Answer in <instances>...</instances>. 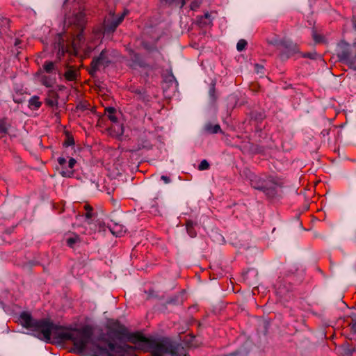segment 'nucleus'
<instances>
[{
	"label": "nucleus",
	"instance_id": "16",
	"mask_svg": "<svg viewBox=\"0 0 356 356\" xmlns=\"http://www.w3.org/2000/svg\"><path fill=\"white\" fill-rule=\"evenodd\" d=\"M85 211H86V218L88 219H90L92 217V207L88 204H85L84 207H83Z\"/></svg>",
	"mask_w": 356,
	"mask_h": 356
},
{
	"label": "nucleus",
	"instance_id": "21",
	"mask_svg": "<svg viewBox=\"0 0 356 356\" xmlns=\"http://www.w3.org/2000/svg\"><path fill=\"white\" fill-rule=\"evenodd\" d=\"M127 13L128 11H124V13L117 19L113 26L114 29L123 21L124 16L127 15Z\"/></svg>",
	"mask_w": 356,
	"mask_h": 356
},
{
	"label": "nucleus",
	"instance_id": "3",
	"mask_svg": "<svg viewBox=\"0 0 356 356\" xmlns=\"http://www.w3.org/2000/svg\"><path fill=\"white\" fill-rule=\"evenodd\" d=\"M73 335L71 341H72L74 347L79 350H83L86 348L92 336V329L89 327L74 329Z\"/></svg>",
	"mask_w": 356,
	"mask_h": 356
},
{
	"label": "nucleus",
	"instance_id": "7",
	"mask_svg": "<svg viewBox=\"0 0 356 356\" xmlns=\"http://www.w3.org/2000/svg\"><path fill=\"white\" fill-rule=\"evenodd\" d=\"M267 181L273 182L272 178L267 177L266 179H265L261 177H255L254 179L251 180V185L255 189L265 191L270 187L267 184Z\"/></svg>",
	"mask_w": 356,
	"mask_h": 356
},
{
	"label": "nucleus",
	"instance_id": "30",
	"mask_svg": "<svg viewBox=\"0 0 356 356\" xmlns=\"http://www.w3.org/2000/svg\"><path fill=\"white\" fill-rule=\"evenodd\" d=\"M303 57H309V54H304Z\"/></svg>",
	"mask_w": 356,
	"mask_h": 356
},
{
	"label": "nucleus",
	"instance_id": "19",
	"mask_svg": "<svg viewBox=\"0 0 356 356\" xmlns=\"http://www.w3.org/2000/svg\"><path fill=\"white\" fill-rule=\"evenodd\" d=\"M209 168V164L207 160H202L198 166V169L200 170H207Z\"/></svg>",
	"mask_w": 356,
	"mask_h": 356
},
{
	"label": "nucleus",
	"instance_id": "8",
	"mask_svg": "<svg viewBox=\"0 0 356 356\" xmlns=\"http://www.w3.org/2000/svg\"><path fill=\"white\" fill-rule=\"evenodd\" d=\"M66 244L70 248H74L81 242V238L79 234L74 232H69L65 234Z\"/></svg>",
	"mask_w": 356,
	"mask_h": 356
},
{
	"label": "nucleus",
	"instance_id": "2",
	"mask_svg": "<svg viewBox=\"0 0 356 356\" xmlns=\"http://www.w3.org/2000/svg\"><path fill=\"white\" fill-rule=\"evenodd\" d=\"M21 325L32 332L40 339L49 342L53 335L55 325L49 318L33 319L29 312H24L19 316Z\"/></svg>",
	"mask_w": 356,
	"mask_h": 356
},
{
	"label": "nucleus",
	"instance_id": "5",
	"mask_svg": "<svg viewBox=\"0 0 356 356\" xmlns=\"http://www.w3.org/2000/svg\"><path fill=\"white\" fill-rule=\"evenodd\" d=\"M74 329L64 327L55 325L53 336L61 341H71Z\"/></svg>",
	"mask_w": 356,
	"mask_h": 356
},
{
	"label": "nucleus",
	"instance_id": "6",
	"mask_svg": "<svg viewBox=\"0 0 356 356\" xmlns=\"http://www.w3.org/2000/svg\"><path fill=\"white\" fill-rule=\"evenodd\" d=\"M108 63L105 58V51H102L99 57L94 58L90 63V69L89 70V74L93 76L97 71L99 70L100 65H107Z\"/></svg>",
	"mask_w": 356,
	"mask_h": 356
},
{
	"label": "nucleus",
	"instance_id": "12",
	"mask_svg": "<svg viewBox=\"0 0 356 356\" xmlns=\"http://www.w3.org/2000/svg\"><path fill=\"white\" fill-rule=\"evenodd\" d=\"M76 161L74 159L71 158L68 161V167L70 169V170H62L60 172L63 177H70L73 174L72 169L74 167V165L76 164Z\"/></svg>",
	"mask_w": 356,
	"mask_h": 356
},
{
	"label": "nucleus",
	"instance_id": "25",
	"mask_svg": "<svg viewBox=\"0 0 356 356\" xmlns=\"http://www.w3.org/2000/svg\"><path fill=\"white\" fill-rule=\"evenodd\" d=\"M264 69V67L262 65H260L259 64L255 65V70L257 72H261V70Z\"/></svg>",
	"mask_w": 356,
	"mask_h": 356
},
{
	"label": "nucleus",
	"instance_id": "20",
	"mask_svg": "<svg viewBox=\"0 0 356 356\" xmlns=\"http://www.w3.org/2000/svg\"><path fill=\"white\" fill-rule=\"evenodd\" d=\"M8 131L6 123L4 120H0V134H6Z\"/></svg>",
	"mask_w": 356,
	"mask_h": 356
},
{
	"label": "nucleus",
	"instance_id": "23",
	"mask_svg": "<svg viewBox=\"0 0 356 356\" xmlns=\"http://www.w3.org/2000/svg\"><path fill=\"white\" fill-rule=\"evenodd\" d=\"M338 57L339 58L340 60L346 61L348 60L349 57V54L346 52H341L338 54Z\"/></svg>",
	"mask_w": 356,
	"mask_h": 356
},
{
	"label": "nucleus",
	"instance_id": "29",
	"mask_svg": "<svg viewBox=\"0 0 356 356\" xmlns=\"http://www.w3.org/2000/svg\"><path fill=\"white\" fill-rule=\"evenodd\" d=\"M123 134V127L122 126H121L120 127V134Z\"/></svg>",
	"mask_w": 356,
	"mask_h": 356
},
{
	"label": "nucleus",
	"instance_id": "13",
	"mask_svg": "<svg viewBox=\"0 0 356 356\" xmlns=\"http://www.w3.org/2000/svg\"><path fill=\"white\" fill-rule=\"evenodd\" d=\"M105 113L107 115L108 119L113 122H116L118 121V118L115 115L116 110L113 107H106L105 108Z\"/></svg>",
	"mask_w": 356,
	"mask_h": 356
},
{
	"label": "nucleus",
	"instance_id": "4",
	"mask_svg": "<svg viewBox=\"0 0 356 356\" xmlns=\"http://www.w3.org/2000/svg\"><path fill=\"white\" fill-rule=\"evenodd\" d=\"M85 24L84 15L82 13L79 14V26L81 29L80 32L72 40V47L75 54L80 53L82 48V42L83 40V25Z\"/></svg>",
	"mask_w": 356,
	"mask_h": 356
},
{
	"label": "nucleus",
	"instance_id": "18",
	"mask_svg": "<svg viewBox=\"0 0 356 356\" xmlns=\"http://www.w3.org/2000/svg\"><path fill=\"white\" fill-rule=\"evenodd\" d=\"M313 38L314 41L317 43L323 42L325 41L324 37L320 34H318L316 32L313 33Z\"/></svg>",
	"mask_w": 356,
	"mask_h": 356
},
{
	"label": "nucleus",
	"instance_id": "10",
	"mask_svg": "<svg viewBox=\"0 0 356 356\" xmlns=\"http://www.w3.org/2000/svg\"><path fill=\"white\" fill-rule=\"evenodd\" d=\"M37 75L40 76L41 83L46 87H51L55 82V78L44 75L41 72H38Z\"/></svg>",
	"mask_w": 356,
	"mask_h": 356
},
{
	"label": "nucleus",
	"instance_id": "1",
	"mask_svg": "<svg viewBox=\"0 0 356 356\" xmlns=\"http://www.w3.org/2000/svg\"><path fill=\"white\" fill-rule=\"evenodd\" d=\"M108 334L117 338L127 337V340L135 345V348L124 345L116 346L113 343L108 344L110 354L113 356H124V354L133 351L135 348L144 352L150 351L152 356H165L172 354L177 356V353L184 354L183 350L179 347H173V343L168 339H153L145 337L140 332L129 334L126 327L118 321H111L107 324Z\"/></svg>",
	"mask_w": 356,
	"mask_h": 356
},
{
	"label": "nucleus",
	"instance_id": "9",
	"mask_svg": "<svg viewBox=\"0 0 356 356\" xmlns=\"http://www.w3.org/2000/svg\"><path fill=\"white\" fill-rule=\"evenodd\" d=\"M46 104L52 108L57 107L58 104V95L55 90H49L45 99Z\"/></svg>",
	"mask_w": 356,
	"mask_h": 356
},
{
	"label": "nucleus",
	"instance_id": "27",
	"mask_svg": "<svg viewBox=\"0 0 356 356\" xmlns=\"http://www.w3.org/2000/svg\"><path fill=\"white\" fill-rule=\"evenodd\" d=\"M204 18L208 19L209 20V24L211 23L210 20V14L209 13H206L204 15Z\"/></svg>",
	"mask_w": 356,
	"mask_h": 356
},
{
	"label": "nucleus",
	"instance_id": "24",
	"mask_svg": "<svg viewBox=\"0 0 356 356\" xmlns=\"http://www.w3.org/2000/svg\"><path fill=\"white\" fill-rule=\"evenodd\" d=\"M58 162L59 165H60V166H62V168H64V166H65V164H66V163H67V161H66V159H65V158H63V157H59V158L58 159Z\"/></svg>",
	"mask_w": 356,
	"mask_h": 356
},
{
	"label": "nucleus",
	"instance_id": "28",
	"mask_svg": "<svg viewBox=\"0 0 356 356\" xmlns=\"http://www.w3.org/2000/svg\"><path fill=\"white\" fill-rule=\"evenodd\" d=\"M220 129V127L219 125H216L214 128V132L216 133Z\"/></svg>",
	"mask_w": 356,
	"mask_h": 356
},
{
	"label": "nucleus",
	"instance_id": "11",
	"mask_svg": "<svg viewBox=\"0 0 356 356\" xmlns=\"http://www.w3.org/2000/svg\"><path fill=\"white\" fill-rule=\"evenodd\" d=\"M42 106V102L40 101L38 96H33L29 100V107L31 109H38Z\"/></svg>",
	"mask_w": 356,
	"mask_h": 356
},
{
	"label": "nucleus",
	"instance_id": "22",
	"mask_svg": "<svg viewBox=\"0 0 356 356\" xmlns=\"http://www.w3.org/2000/svg\"><path fill=\"white\" fill-rule=\"evenodd\" d=\"M73 145H74V138L72 136L68 135L67 137V140L64 143V145H65L66 147H68V146H71Z\"/></svg>",
	"mask_w": 356,
	"mask_h": 356
},
{
	"label": "nucleus",
	"instance_id": "17",
	"mask_svg": "<svg viewBox=\"0 0 356 356\" xmlns=\"http://www.w3.org/2000/svg\"><path fill=\"white\" fill-rule=\"evenodd\" d=\"M246 46H247L246 40L241 39V40H239L238 42H237L236 49L238 51H241L243 49H245Z\"/></svg>",
	"mask_w": 356,
	"mask_h": 356
},
{
	"label": "nucleus",
	"instance_id": "15",
	"mask_svg": "<svg viewBox=\"0 0 356 356\" xmlns=\"http://www.w3.org/2000/svg\"><path fill=\"white\" fill-rule=\"evenodd\" d=\"M44 71L47 73H51L55 68V65L51 61H46L43 65Z\"/></svg>",
	"mask_w": 356,
	"mask_h": 356
},
{
	"label": "nucleus",
	"instance_id": "31",
	"mask_svg": "<svg viewBox=\"0 0 356 356\" xmlns=\"http://www.w3.org/2000/svg\"><path fill=\"white\" fill-rule=\"evenodd\" d=\"M182 1H183L182 5H184L185 3L186 0H182Z\"/></svg>",
	"mask_w": 356,
	"mask_h": 356
},
{
	"label": "nucleus",
	"instance_id": "14",
	"mask_svg": "<svg viewBox=\"0 0 356 356\" xmlns=\"http://www.w3.org/2000/svg\"><path fill=\"white\" fill-rule=\"evenodd\" d=\"M64 76L66 80L72 81L76 80L77 76V72L76 70L70 69L65 72Z\"/></svg>",
	"mask_w": 356,
	"mask_h": 356
},
{
	"label": "nucleus",
	"instance_id": "26",
	"mask_svg": "<svg viewBox=\"0 0 356 356\" xmlns=\"http://www.w3.org/2000/svg\"><path fill=\"white\" fill-rule=\"evenodd\" d=\"M161 179L163 180L165 183H168L170 181L169 177L164 175L161 176Z\"/></svg>",
	"mask_w": 356,
	"mask_h": 356
}]
</instances>
